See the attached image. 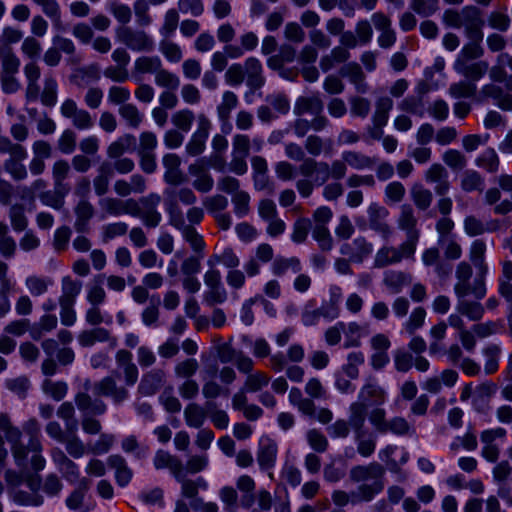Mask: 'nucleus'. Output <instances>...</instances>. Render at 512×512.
<instances>
[{
  "label": "nucleus",
  "instance_id": "9",
  "mask_svg": "<svg viewBox=\"0 0 512 512\" xmlns=\"http://www.w3.org/2000/svg\"><path fill=\"white\" fill-rule=\"evenodd\" d=\"M203 281L207 290L203 294V301L208 306L223 304L228 293L222 283V277L219 270H207L203 276Z\"/></svg>",
  "mask_w": 512,
  "mask_h": 512
},
{
  "label": "nucleus",
  "instance_id": "14",
  "mask_svg": "<svg viewBox=\"0 0 512 512\" xmlns=\"http://www.w3.org/2000/svg\"><path fill=\"white\" fill-rule=\"evenodd\" d=\"M60 112L63 117L70 119L72 125L78 130H88L94 125L91 114L87 110L79 108L73 99L64 100Z\"/></svg>",
  "mask_w": 512,
  "mask_h": 512
},
{
  "label": "nucleus",
  "instance_id": "23",
  "mask_svg": "<svg viewBox=\"0 0 512 512\" xmlns=\"http://www.w3.org/2000/svg\"><path fill=\"white\" fill-rule=\"evenodd\" d=\"M166 374L162 369H152L142 375L137 392L142 396L155 395L164 385Z\"/></svg>",
  "mask_w": 512,
  "mask_h": 512
},
{
  "label": "nucleus",
  "instance_id": "26",
  "mask_svg": "<svg viewBox=\"0 0 512 512\" xmlns=\"http://www.w3.org/2000/svg\"><path fill=\"white\" fill-rule=\"evenodd\" d=\"M304 149L311 157L321 154L330 156L334 152V143L331 138H323L317 134H310L304 141Z\"/></svg>",
  "mask_w": 512,
  "mask_h": 512
},
{
  "label": "nucleus",
  "instance_id": "33",
  "mask_svg": "<svg viewBox=\"0 0 512 512\" xmlns=\"http://www.w3.org/2000/svg\"><path fill=\"white\" fill-rule=\"evenodd\" d=\"M411 282V274L404 271L388 270L384 273L383 276V284L390 292L394 294L401 292L402 289L405 286L411 284Z\"/></svg>",
  "mask_w": 512,
  "mask_h": 512
},
{
  "label": "nucleus",
  "instance_id": "40",
  "mask_svg": "<svg viewBox=\"0 0 512 512\" xmlns=\"http://www.w3.org/2000/svg\"><path fill=\"white\" fill-rule=\"evenodd\" d=\"M175 479L181 484V494L185 498L196 499L199 489L206 490L208 484L203 477H198L195 480L185 478L183 471L175 477Z\"/></svg>",
  "mask_w": 512,
  "mask_h": 512
},
{
  "label": "nucleus",
  "instance_id": "34",
  "mask_svg": "<svg viewBox=\"0 0 512 512\" xmlns=\"http://www.w3.org/2000/svg\"><path fill=\"white\" fill-rule=\"evenodd\" d=\"M113 175L112 163L104 161L99 165L97 175L93 179V187L97 196L102 197L109 191Z\"/></svg>",
  "mask_w": 512,
  "mask_h": 512
},
{
  "label": "nucleus",
  "instance_id": "63",
  "mask_svg": "<svg viewBox=\"0 0 512 512\" xmlns=\"http://www.w3.org/2000/svg\"><path fill=\"white\" fill-rule=\"evenodd\" d=\"M66 437L61 443L65 444L66 451L73 458H81L86 453V446L76 435V432H66Z\"/></svg>",
  "mask_w": 512,
  "mask_h": 512
},
{
  "label": "nucleus",
  "instance_id": "18",
  "mask_svg": "<svg viewBox=\"0 0 512 512\" xmlns=\"http://www.w3.org/2000/svg\"><path fill=\"white\" fill-rule=\"evenodd\" d=\"M357 402L381 406L386 402V391L378 383L375 377H368L364 385L361 387Z\"/></svg>",
  "mask_w": 512,
  "mask_h": 512
},
{
  "label": "nucleus",
  "instance_id": "19",
  "mask_svg": "<svg viewBox=\"0 0 512 512\" xmlns=\"http://www.w3.org/2000/svg\"><path fill=\"white\" fill-rule=\"evenodd\" d=\"M373 251V245L365 237H357L350 243H344L340 253L347 256L351 262L362 263Z\"/></svg>",
  "mask_w": 512,
  "mask_h": 512
},
{
  "label": "nucleus",
  "instance_id": "55",
  "mask_svg": "<svg viewBox=\"0 0 512 512\" xmlns=\"http://www.w3.org/2000/svg\"><path fill=\"white\" fill-rule=\"evenodd\" d=\"M397 436H413L416 433L415 428L402 416H394L389 419L387 433Z\"/></svg>",
  "mask_w": 512,
  "mask_h": 512
},
{
  "label": "nucleus",
  "instance_id": "37",
  "mask_svg": "<svg viewBox=\"0 0 512 512\" xmlns=\"http://www.w3.org/2000/svg\"><path fill=\"white\" fill-rule=\"evenodd\" d=\"M153 464L157 470L165 468L169 469L174 477L178 476V474L183 470L181 460L164 450H158L155 453Z\"/></svg>",
  "mask_w": 512,
  "mask_h": 512
},
{
  "label": "nucleus",
  "instance_id": "43",
  "mask_svg": "<svg viewBox=\"0 0 512 512\" xmlns=\"http://www.w3.org/2000/svg\"><path fill=\"white\" fill-rule=\"evenodd\" d=\"M301 269V262L299 258L295 256L289 258L278 256L271 265L272 273L278 277L285 275L288 270H291L293 273H299Z\"/></svg>",
  "mask_w": 512,
  "mask_h": 512
},
{
  "label": "nucleus",
  "instance_id": "11",
  "mask_svg": "<svg viewBox=\"0 0 512 512\" xmlns=\"http://www.w3.org/2000/svg\"><path fill=\"white\" fill-rule=\"evenodd\" d=\"M137 202L139 204V214L132 216L140 218L146 227H157L162 219L161 213L157 210L161 202L160 195L150 193L147 196L141 197Z\"/></svg>",
  "mask_w": 512,
  "mask_h": 512
},
{
  "label": "nucleus",
  "instance_id": "15",
  "mask_svg": "<svg viewBox=\"0 0 512 512\" xmlns=\"http://www.w3.org/2000/svg\"><path fill=\"white\" fill-rule=\"evenodd\" d=\"M461 17L465 36L468 39L483 40L482 27L484 21L481 10L473 5L465 6L461 10Z\"/></svg>",
  "mask_w": 512,
  "mask_h": 512
},
{
  "label": "nucleus",
  "instance_id": "51",
  "mask_svg": "<svg viewBox=\"0 0 512 512\" xmlns=\"http://www.w3.org/2000/svg\"><path fill=\"white\" fill-rule=\"evenodd\" d=\"M238 97L237 95L232 91H225L222 95V101L217 106V114L218 118L221 122L226 123L228 122L231 112L233 109H235L238 105Z\"/></svg>",
  "mask_w": 512,
  "mask_h": 512
},
{
  "label": "nucleus",
  "instance_id": "3",
  "mask_svg": "<svg viewBox=\"0 0 512 512\" xmlns=\"http://www.w3.org/2000/svg\"><path fill=\"white\" fill-rule=\"evenodd\" d=\"M342 293L341 288L334 286L330 289V298L323 301L320 307H317L316 301L311 299L307 301L301 312V322L304 326H315L320 318L327 321H333L340 315V301Z\"/></svg>",
  "mask_w": 512,
  "mask_h": 512
},
{
  "label": "nucleus",
  "instance_id": "17",
  "mask_svg": "<svg viewBox=\"0 0 512 512\" xmlns=\"http://www.w3.org/2000/svg\"><path fill=\"white\" fill-rule=\"evenodd\" d=\"M197 121V130L193 133L185 147L186 152L193 157L200 155L204 151L212 126L210 120L204 114H199Z\"/></svg>",
  "mask_w": 512,
  "mask_h": 512
},
{
  "label": "nucleus",
  "instance_id": "49",
  "mask_svg": "<svg viewBox=\"0 0 512 512\" xmlns=\"http://www.w3.org/2000/svg\"><path fill=\"white\" fill-rule=\"evenodd\" d=\"M120 117L126 122L127 126L132 129H137L143 121V114L139 111L137 106L132 103L121 105L118 109Z\"/></svg>",
  "mask_w": 512,
  "mask_h": 512
},
{
  "label": "nucleus",
  "instance_id": "61",
  "mask_svg": "<svg viewBox=\"0 0 512 512\" xmlns=\"http://www.w3.org/2000/svg\"><path fill=\"white\" fill-rule=\"evenodd\" d=\"M306 440L311 447L317 453H324L329 447V441L325 434L317 429L312 428L306 432Z\"/></svg>",
  "mask_w": 512,
  "mask_h": 512
},
{
  "label": "nucleus",
  "instance_id": "57",
  "mask_svg": "<svg viewBox=\"0 0 512 512\" xmlns=\"http://www.w3.org/2000/svg\"><path fill=\"white\" fill-rule=\"evenodd\" d=\"M104 278V274L98 275L88 287L87 300L91 305H101L105 302L106 292L102 287Z\"/></svg>",
  "mask_w": 512,
  "mask_h": 512
},
{
  "label": "nucleus",
  "instance_id": "20",
  "mask_svg": "<svg viewBox=\"0 0 512 512\" xmlns=\"http://www.w3.org/2000/svg\"><path fill=\"white\" fill-rule=\"evenodd\" d=\"M417 218L411 205L403 204L400 207V214L397 219L398 228L406 232V240L414 241L417 245L420 238V231L417 229Z\"/></svg>",
  "mask_w": 512,
  "mask_h": 512
},
{
  "label": "nucleus",
  "instance_id": "13",
  "mask_svg": "<svg viewBox=\"0 0 512 512\" xmlns=\"http://www.w3.org/2000/svg\"><path fill=\"white\" fill-rule=\"evenodd\" d=\"M82 386L83 391L76 393L74 398L79 411L84 414L103 415L107 411L106 403L101 399H92L88 394L89 390L93 391L94 383L85 379Z\"/></svg>",
  "mask_w": 512,
  "mask_h": 512
},
{
  "label": "nucleus",
  "instance_id": "64",
  "mask_svg": "<svg viewBox=\"0 0 512 512\" xmlns=\"http://www.w3.org/2000/svg\"><path fill=\"white\" fill-rule=\"evenodd\" d=\"M24 159L9 157L4 161L5 171L16 181L25 180L28 177L26 166L22 163Z\"/></svg>",
  "mask_w": 512,
  "mask_h": 512
},
{
  "label": "nucleus",
  "instance_id": "45",
  "mask_svg": "<svg viewBox=\"0 0 512 512\" xmlns=\"http://www.w3.org/2000/svg\"><path fill=\"white\" fill-rule=\"evenodd\" d=\"M1 74H16L20 60L8 45H0Z\"/></svg>",
  "mask_w": 512,
  "mask_h": 512
},
{
  "label": "nucleus",
  "instance_id": "47",
  "mask_svg": "<svg viewBox=\"0 0 512 512\" xmlns=\"http://www.w3.org/2000/svg\"><path fill=\"white\" fill-rule=\"evenodd\" d=\"M288 399L290 404L296 407L302 415H312L314 413V401L304 397L299 388L292 387Z\"/></svg>",
  "mask_w": 512,
  "mask_h": 512
},
{
  "label": "nucleus",
  "instance_id": "38",
  "mask_svg": "<svg viewBox=\"0 0 512 512\" xmlns=\"http://www.w3.org/2000/svg\"><path fill=\"white\" fill-rule=\"evenodd\" d=\"M486 243L483 239L474 240L469 247V260L476 267L479 274H487L488 266L485 262Z\"/></svg>",
  "mask_w": 512,
  "mask_h": 512
},
{
  "label": "nucleus",
  "instance_id": "50",
  "mask_svg": "<svg viewBox=\"0 0 512 512\" xmlns=\"http://www.w3.org/2000/svg\"><path fill=\"white\" fill-rule=\"evenodd\" d=\"M357 452L364 458L370 457L376 449L375 438L368 430L354 434Z\"/></svg>",
  "mask_w": 512,
  "mask_h": 512
},
{
  "label": "nucleus",
  "instance_id": "54",
  "mask_svg": "<svg viewBox=\"0 0 512 512\" xmlns=\"http://www.w3.org/2000/svg\"><path fill=\"white\" fill-rule=\"evenodd\" d=\"M90 487V480L82 478L79 480L78 486L66 499V505L72 510L81 508L86 492Z\"/></svg>",
  "mask_w": 512,
  "mask_h": 512
},
{
  "label": "nucleus",
  "instance_id": "10",
  "mask_svg": "<svg viewBox=\"0 0 512 512\" xmlns=\"http://www.w3.org/2000/svg\"><path fill=\"white\" fill-rule=\"evenodd\" d=\"M93 394L98 397H108L116 406L123 404L129 398V390L117 383L113 375L103 377L94 383Z\"/></svg>",
  "mask_w": 512,
  "mask_h": 512
},
{
  "label": "nucleus",
  "instance_id": "53",
  "mask_svg": "<svg viewBox=\"0 0 512 512\" xmlns=\"http://www.w3.org/2000/svg\"><path fill=\"white\" fill-rule=\"evenodd\" d=\"M62 295L59 298V302L74 303L77 296L80 294L82 289V282L73 280L70 276H66L62 279Z\"/></svg>",
  "mask_w": 512,
  "mask_h": 512
},
{
  "label": "nucleus",
  "instance_id": "4",
  "mask_svg": "<svg viewBox=\"0 0 512 512\" xmlns=\"http://www.w3.org/2000/svg\"><path fill=\"white\" fill-rule=\"evenodd\" d=\"M473 276L472 265L467 261H460L455 268L456 282L453 290L457 298H464L472 294L476 299L481 300L485 297L487 289L485 283L486 274H479L471 283Z\"/></svg>",
  "mask_w": 512,
  "mask_h": 512
},
{
  "label": "nucleus",
  "instance_id": "5",
  "mask_svg": "<svg viewBox=\"0 0 512 512\" xmlns=\"http://www.w3.org/2000/svg\"><path fill=\"white\" fill-rule=\"evenodd\" d=\"M416 248L417 245L414 244V241L407 240L397 247L384 245L376 252L373 265L375 268H385L405 259H414Z\"/></svg>",
  "mask_w": 512,
  "mask_h": 512
},
{
  "label": "nucleus",
  "instance_id": "46",
  "mask_svg": "<svg viewBox=\"0 0 512 512\" xmlns=\"http://www.w3.org/2000/svg\"><path fill=\"white\" fill-rule=\"evenodd\" d=\"M278 448L275 442L268 440L260 446L257 461L261 469L267 470L275 465Z\"/></svg>",
  "mask_w": 512,
  "mask_h": 512
},
{
  "label": "nucleus",
  "instance_id": "30",
  "mask_svg": "<svg viewBox=\"0 0 512 512\" xmlns=\"http://www.w3.org/2000/svg\"><path fill=\"white\" fill-rule=\"evenodd\" d=\"M454 69L468 79V81L475 83L480 80L488 69L485 62L468 63L463 58H457L454 64Z\"/></svg>",
  "mask_w": 512,
  "mask_h": 512
},
{
  "label": "nucleus",
  "instance_id": "29",
  "mask_svg": "<svg viewBox=\"0 0 512 512\" xmlns=\"http://www.w3.org/2000/svg\"><path fill=\"white\" fill-rule=\"evenodd\" d=\"M162 65L158 56H140L135 59L132 69V77L136 82H141L145 74H156Z\"/></svg>",
  "mask_w": 512,
  "mask_h": 512
},
{
  "label": "nucleus",
  "instance_id": "44",
  "mask_svg": "<svg viewBox=\"0 0 512 512\" xmlns=\"http://www.w3.org/2000/svg\"><path fill=\"white\" fill-rule=\"evenodd\" d=\"M342 159L345 161L347 166L356 170L371 168L376 162L375 158L369 157L355 150L344 151L342 153Z\"/></svg>",
  "mask_w": 512,
  "mask_h": 512
},
{
  "label": "nucleus",
  "instance_id": "21",
  "mask_svg": "<svg viewBox=\"0 0 512 512\" xmlns=\"http://www.w3.org/2000/svg\"><path fill=\"white\" fill-rule=\"evenodd\" d=\"M51 457L58 471L68 482H79L80 472L78 465L68 458L60 448L52 449Z\"/></svg>",
  "mask_w": 512,
  "mask_h": 512
},
{
  "label": "nucleus",
  "instance_id": "27",
  "mask_svg": "<svg viewBox=\"0 0 512 512\" xmlns=\"http://www.w3.org/2000/svg\"><path fill=\"white\" fill-rule=\"evenodd\" d=\"M425 180L428 183H435V192L439 196H444L450 189L448 181V172L445 167L439 163L432 164L425 172Z\"/></svg>",
  "mask_w": 512,
  "mask_h": 512
},
{
  "label": "nucleus",
  "instance_id": "12",
  "mask_svg": "<svg viewBox=\"0 0 512 512\" xmlns=\"http://www.w3.org/2000/svg\"><path fill=\"white\" fill-rule=\"evenodd\" d=\"M101 210L108 216L118 217L124 214H139V204L133 198L103 197L98 202Z\"/></svg>",
  "mask_w": 512,
  "mask_h": 512
},
{
  "label": "nucleus",
  "instance_id": "32",
  "mask_svg": "<svg viewBox=\"0 0 512 512\" xmlns=\"http://www.w3.org/2000/svg\"><path fill=\"white\" fill-rule=\"evenodd\" d=\"M76 216L74 228L79 233L88 232L89 222L94 215V207L88 200H80L74 208Z\"/></svg>",
  "mask_w": 512,
  "mask_h": 512
},
{
  "label": "nucleus",
  "instance_id": "52",
  "mask_svg": "<svg viewBox=\"0 0 512 512\" xmlns=\"http://www.w3.org/2000/svg\"><path fill=\"white\" fill-rule=\"evenodd\" d=\"M17 250L16 241L9 235L8 226L0 221V255L6 259L13 258Z\"/></svg>",
  "mask_w": 512,
  "mask_h": 512
},
{
  "label": "nucleus",
  "instance_id": "60",
  "mask_svg": "<svg viewBox=\"0 0 512 512\" xmlns=\"http://www.w3.org/2000/svg\"><path fill=\"white\" fill-rule=\"evenodd\" d=\"M410 193L412 201L419 210L425 211L431 206L433 195L429 189L421 185H415Z\"/></svg>",
  "mask_w": 512,
  "mask_h": 512
},
{
  "label": "nucleus",
  "instance_id": "8",
  "mask_svg": "<svg viewBox=\"0 0 512 512\" xmlns=\"http://www.w3.org/2000/svg\"><path fill=\"white\" fill-rule=\"evenodd\" d=\"M393 100L388 96L379 97L375 102V111L372 115V125L367 126L369 138L380 140L383 138V127L387 125L389 113L393 108Z\"/></svg>",
  "mask_w": 512,
  "mask_h": 512
},
{
  "label": "nucleus",
  "instance_id": "7",
  "mask_svg": "<svg viewBox=\"0 0 512 512\" xmlns=\"http://www.w3.org/2000/svg\"><path fill=\"white\" fill-rule=\"evenodd\" d=\"M116 36L122 44L132 51L152 52L155 48L153 38L144 30L121 26L116 30Z\"/></svg>",
  "mask_w": 512,
  "mask_h": 512
},
{
  "label": "nucleus",
  "instance_id": "31",
  "mask_svg": "<svg viewBox=\"0 0 512 512\" xmlns=\"http://www.w3.org/2000/svg\"><path fill=\"white\" fill-rule=\"evenodd\" d=\"M367 416L368 406L365 403L354 401L350 404L347 421L354 434L368 430L366 427Z\"/></svg>",
  "mask_w": 512,
  "mask_h": 512
},
{
  "label": "nucleus",
  "instance_id": "42",
  "mask_svg": "<svg viewBox=\"0 0 512 512\" xmlns=\"http://www.w3.org/2000/svg\"><path fill=\"white\" fill-rule=\"evenodd\" d=\"M136 138L132 134H124L107 148V156L111 159L121 157L125 152L134 150Z\"/></svg>",
  "mask_w": 512,
  "mask_h": 512
},
{
  "label": "nucleus",
  "instance_id": "59",
  "mask_svg": "<svg viewBox=\"0 0 512 512\" xmlns=\"http://www.w3.org/2000/svg\"><path fill=\"white\" fill-rule=\"evenodd\" d=\"M461 188L465 192L482 191L484 179L479 172L475 170H466L461 177Z\"/></svg>",
  "mask_w": 512,
  "mask_h": 512
},
{
  "label": "nucleus",
  "instance_id": "28",
  "mask_svg": "<svg viewBox=\"0 0 512 512\" xmlns=\"http://www.w3.org/2000/svg\"><path fill=\"white\" fill-rule=\"evenodd\" d=\"M115 360L123 372L126 385L133 386L138 380L139 371L133 362L132 353L128 350L120 349L115 355Z\"/></svg>",
  "mask_w": 512,
  "mask_h": 512
},
{
  "label": "nucleus",
  "instance_id": "39",
  "mask_svg": "<svg viewBox=\"0 0 512 512\" xmlns=\"http://www.w3.org/2000/svg\"><path fill=\"white\" fill-rule=\"evenodd\" d=\"M457 299L456 310L459 314L471 321H479L483 318L485 308L480 302L468 300L466 297Z\"/></svg>",
  "mask_w": 512,
  "mask_h": 512
},
{
  "label": "nucleus",
  "instance_id": "41",
  "mask_svg": "<svg viewBox=\"0 0 512 512\" xmlns=\"http://www.w3.org/2000/svg\"><path fill=\"white\" fill-rule=\"evenodd\" d=\"M323 111V102L320 98L313 97H299L294 105L293 112L296 116L300 117L305 114H319Z\"/></svg>",
  "mask_w": 512,
  "mask_h": 512
},
{
  "label": "nucleus",
  "instance_id": "36",
  "mask_svg": "<svg viewBox=\"0 0 512 512\" xmlns=\"http://www.w3.org/2000/svg\"><path fill=\"white\" fill-rule=\"evenodd\" d=\"M108 465L115 470V478L118 485L124 487L132 479L133 472L128 467L126 460L118 454L111 455L107 460Z\"/></svg>",
  "mask_w": 512,
  "mask_h": 512
},
{
  "label": "nucleus",
  "instance_id": "24",
  "mask_svg": "<svg viewBox=\"0 0 512 512\" xmlns=\"http://www.w3.org/2000/svg\"><path fill=\"white\" fill-rule=\"evenodd\" d=\"M78 342L82 347H91L97 342H107L111 349L117 346L116 337L112 336L109 330L102 327L82 331L78 335Z\"/></svg>",
  "mask_w": 512,
  "mask_h": 512
},
{
  "label": "nucleus",
  "instance_id": "2",
  "mask_svg": "<svg viewBox=\"0 0 512 512\" xmlns=\"http://www.w3.org/2000/svg\"><path fill=\"white\" fill-rule=\"evenodd\" d=\"M26 79L25 98L28 102L36 101L39 97L41 103L47 107H53L57 103L58 84L52 75H46L43 82V90L40 93L38 81L41 70L36 62H28L23 68Z\"/></svg>",
  "mask_w": 512,
  "mask_h": 512
},
{
  "label": "nucleus",
  "instance_id": "6",
  "mask_svg": "<svg viewBox=\"0 0 512 512\" xmlns=\"http://www.w3.org/2000/svg\"><path fill=\"white\" fill-rule=\"evenodd\" d=\"M0 431L11 445V452L17 465L23 466L31 448L29 444H23L22 431L12 423L11 417L6 415L0 416Z\"/></svg>",
  "mask_w": 512,
  "mask_h": 512
},
{
  "label": "nucleus",
  "instance_id": "62",
  "mask_svg": "<svg viewBox=\"0 0 512 512\" xmlns=\"http://www.w3.org/2000/svg\"><path fill=\"white\" fill-rule=\"evenodd\" d=\"M186 424L190 427L200 428L206 418L204 410L196 403H190L184 410Z\"/></svg>",
  "mask_w": 512,
  "mask_h": 512
},
{
  "label": "nucleus",
  "instance_id": "25",
  "mask_svg": "<svg viewBox=\"0 0 512 512\" xmlns=\"http://www.w3.org/2000/svg\"><path fill=\"white\" fill-rule=\"evenodd\" d=\"M165 168L164 181L169 185H180L185 181V175L181 170V158L174 153H167L162 158Z\"/></svg>",
  "mask_w": 512,
  "mask_h": 512
},
{
  "label": "nucleus",
  "instance_id": "48",
  "mask_svg": "<svg viewBox=\"0 0 512 512\" xmlns=\"http://www.w3.org/2000/svg\"><path fill=\"white\" fill-rule=\"evenodd\" d=\"M23 432L29 436V447L32 452H41L42 445L39 440L41 425L36 418H30L23 423Z\"/></svg>",
  "mask_w": 512,
  "mask_h": 512
},
{
  "label": "nucleus",
  "instance_id": "56",
  "mask_svg": "<svg viewBox=\"0 0 512 512\" xmlns=\"http://www.w3.org/2000/svg\"><path fill=\"white\" fill-rule=\"evenodd\" d=\"M155 84L165 90H177L180 86L179 77L171 71L164 69L163 64L154 75Z\"/></svg>",
  "mask_w": 512,
  "mask_h": 512
},
{
  "label": "nucleus",
  "instance_id": "16",
  "mask_svg": "<svg viewBox=\"0 0 512 512\" xmlns=\"http://www.w3.org/2000/svg\"><path fill=\"white\" fill-rule=\"evenodd\" d=\"M369 228L380 234L382 238L389 239L392 235V228L387 222L389 211L386 207L371 203L367 208Z\"/></svg>",
  "mask_w": 512,
  "mask_h": 512
},
{
  "label": "nucleus",
  "instance_id": "58",
  "mask_svg": "<svg viewBox=\"0 0 512 512\" xmlns=\"http://www.w3.org/2000/svg\"><path fill=\"white\" fill-rule=\"evenodd\" d=\"M437 244L443 250L446 260L455 261L462 257L463 250L457 242L456 236L447 239H437Z\"/></svg>",
  "mask_w": 512,
  "mask_h": 512
},
{
  "label": "nucleus",
  "instance_id": "1",
  "mask_svg": "<svg viewBox=\"0 0 512 512\" xmlns=\"http://www.w3.org/2000/svg\"><path fill=\"white\" fill-rule=\"evenodd\" d=\"M385 474V467L375 461L352 466L349 469L348 478L356 488L351 492L342 489L333 490L331 493L333 504L342 508L349 504L372 502L385 488Z\"/></svg>",
  "mask_w": 512,
  "mask_h": 512
},
{
  "label": "nucleus",
  "instance_id": "22",
  "mask_svg": "<svg viewBox=\"0 0 512 512\" xmlns=\"http://www.w3.org/2000/svg\"><path fill=\"white\" fill-rule=\"evenodd\" d=\"M243 68L246 86L251 91H256L264 86L266 80L263 73V66L259 59L256 57H248L243 63Z\"/></svg>",
  "mask_w": 512,
  "mask_h": 512
},
{
  "label": "nucleus",
  "instance_id": "35",
  "mask_svg": "<svg viewBox=\"0 0 512 512\" xmlns=\"http://www.w3.org/2000/svg\"><path fill=\"white\" fill-rule=\"evenodd\" d=\"M340 74L349 79V81L355 86L357 92H367L368 85L365 83V74L358 63L350 62L344 65L340 69Z\"/></svg>",
  "mask_w": 512,
  "mask_h": 512
}]
</instances>
